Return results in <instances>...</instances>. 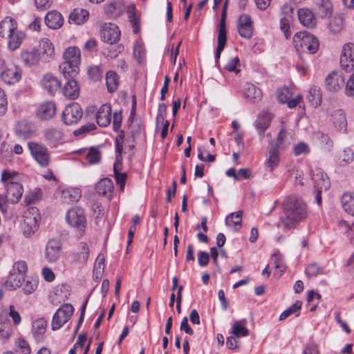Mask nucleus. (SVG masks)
Wrapping results in <instances>:
<instances>
[{
    "label": "nucleus",
    "mask_w": 354,
    "mask_h": 354,
    "mask_svg": "<svg viewBox=\"0 0 354 354\" xmlns=\"http://www.w3.org/2000/svg\"><path fill=\"white\" fill-rule=\"evenodd\" d=\"M322 272V268L316 263H311L306 268V274L310 277H315Z\"/></svg>",
    "instance_id": "60"
},
{
    "label": "nucleus",
    "mask_w": 354,
    "mask_h": 354,
    "mask_svg": "<svg viewBox=\"0 0 354 354\" xmlns=\"http://www.w3.org/2000/svg\"><path fill=\"white\" fill-rule=\"evenodd\" d=\"M344 93L348 97H354V73L350 76L346 82Z\"/></svg>",
    "instance_id": "58"
},
{
    "label": "nucleus",
    "mask_w": 354,
    "mask_h": 354,
    "mask_svg": "<svg viewBox=\"0 0 354 354\" xmlns=\"http://www.w3.org/2000/svg\"><path fill=\"white\" fill-rule=\"evenodd\" d=\"M291 145L290 139L288 138V134L286 130L285 126L282 125L280 131L276 139L274 145L270 146L277 149L279 151H283L290 147Z\"/></svg>",
    "instance_id": "28"
},
{
    "label": "nucleus",
    "mask_w": 354,
    "mask_h": 354,
    "mask_svg": "<svg viewBox=\"0 0 354 354\" xmlns=\"http://www.w3.org/2000/svg\"><path fill=\"white\" fill-rule=\"evenodd\" d=\"M243 95L248 101L257 102L261 100L262 93L261 89L254 84L246 83L244 87Z\"/></svg>",
    "instance_id": "29"
},
{
    "label": "nucleus",
    "mask_w": 354,
    "mask_h": 354,
    "mask_svg": "<svg viewBox=\"0 0 354 354\" xmlns=\"http://www.w3.org/2000/svg\"><path fill=\"white\" fill-rule=\"evenodd\" d=\"M301 304H302L301 301H297L290 307H289L288 309L284 310L280 315L279 319L280 320H284L287 317H288L290 315H292V314H293L295 313H298V314L297 315V316L299 315V310L301 309Z\"/></svg>",
    "instance_id": "48"
},
{
    "label": "nucleus",
    "mask_w": 354,
    "mask_h": 354,
    "mask_svg": "<svg viewBox=\"0 0 354 354\" xmlns=\"http://www.w3.org/2000/svg\"><path fill=\"white\" fill-rule=\"evenodd\" d=\"M341 205L348 215L354 216V192H345L341 197Z\"/></svg>",
    "instance_id": "37"
},
{
    "label": "nucleus",
    "mask_w": 354,
    "mask_h": 354,
    "mask_svg": "<svg viewBox=\"0 0 354 354\" xmlns=\"http://www.w3.org/2000/svg\"><path fill=\"white\" fill-rule=\"evenodd\" d=\"M120 37L119 28L114 24H104L101 30L102 39L110 44H115Z\"/></svg>",
    "instance_id": "14"
},
{
    "label": "nucleus",
    "mask_w": 354,
    "mask_h": 354,
    "mask_svg": "<svg viewBox=\"0 0 354 354\" xmlns=\"http://www.w3.org/2000/svg\"><path fill=\"white\" fill-rule=\"evenodd\" d=\"M239 64V57H232L226 64V65L225 66V69H226L229 72H234L235 73H238L239 72V70L236 68V66Z\"/></svg>",
    "instance_id": "61"
},
{
    "label": "nucleus",
    "mask_w": 354,
    "mask_h": 354,
    "mask_svg": "<svg viewBox=\"0 0 354 354\" xmlns=\"http://www.w3.org/2000/svg\"><path fill=\"white\" fill-rule=\"evenodd\" d=\"M128 15L129 18V21L133 26V32L137 33L139 31V19L136 15L135 12V6H131L128 7Z\"/></svg>",
    "instance_id": "52"
},
{
    "label": "nucleus",
    "mask_w": 354,
    "mask_h": 354,
    "mask_svg": "<svg viewBox=\"0 0 354 354\" xmlns=\"http://www.w3.org/2000/svg\"><path fill=\"white\" fill-rule=\"evenodd\" d=\"M1 80L9 85L15 84L21 78L20 68L12 63H4L1 67Z\"/></svg>",
    "instance_id": "10"
},
{
    "label": "nucleus",
    "mask_w": 354,
    "mask_h": 354,
    "mask_svg": "<svg viewBox=\"0 0 354 354\" xmlns=\"http://www.w3.org/2000/svg\"><path fill=\"white\" fill-rule=\"evenodd\" d=\"M83 111L81 106L76 102L67 105L62 114V122L66 125L77 124L82 118Z\"/></svg>",
    "instance_id": "7"
},
{
    "label": "nucleus",
    "mask_w": 354,
    "mask_h": 354,
    "mask_svg": "<svg viewBox=\"0 0 354 354\" xmlns=\"http://www.w3.org/2000/svg\"><path fill=\"white\" fill-rule=\"evenodd\" d=\"M272 119V117L271 114L268 112L262 111L258 115L254 125L261 139L264 137V133L270 125Z\"/></svg>",
    "instance_id": "20"
},
{
    "label": "nucleus",
    "mask_w": 354,
    "mask_h": 354,
    "mask_svg": "<svg viewBox=\"0 0 354 354\" xmlns=\"http://www.w3.org/2000/svg\"><path fill=\"white\" fill-rule=\"evenodd\" d=\"M39 47L41 50L39 53H41V58L44 61L48 62L54 57V45L48 39H41L39 41Z\"/></svg>",
    "instance_id": "24"
},
{
    "label": "nucleus",
    "mask_w": 354,
    "mask_h": 354,
    "mask_svg": "<svg viewBox=\"0 0 354 354\" xmlns=\"http://www.w3.org/2000/svg\"><path fill=\"white\" fill-rule=\"evenodd\" d=\"M272 260L274 262V268L279 270L281 273L283 272L286 270V266L283 264L282 257L279 254H274L272 257Z\"/></svg>",
    "instance_id": "62"
},
{
    "label": "nucleus",
    "mask_w": 354,
    "mask_h": 354,
    "mask_svg": "<svg viewBox=\"0 0 354 354\" xmlns=\"http://www.w3.org/2000/svg\"><path fill=\"white\" fill-rule=\"evenodd\" d=\"M6 187L7 197L12 203H18L23 194V187L21 184L12 183Z\"/></svg>",
    "instance_id": "30"
},
{
    "label": "nucleus",
    "mask_w": 354,
    "mask_h": 354,
    "mask_svg": "<svg viewBox=\"0 0 354 354\" xmlns=\"http://www.w3.org/2000/svg\"><path fill=\"white\" fill-rule=\"evenodd\" d=\"M45 22L50 28L57 29L63 25L64 19L59 12L54 10L47 13Z\"/></svg>",
    "instance_id": "35"
},
{
    "label": "nucleus",
    "mask_w": 354,
    "mask_h": 354,
    "mask_svg": "<svg viewBox=\"0 0 354 354\" xmlns=\"http://www.w3.org/2000/svg\"><path fill=\"white\" fill-rule=\"evenodd\" d=\"M346 86L344 75L338 72H332L325 79V86L330 92H337Z\"/></svg>",
    "instance_id": "13"
},
{
    "label": "nucleus",
    "mask_w": 354,
    "mask_h": 354,
    "mask_svg": "<svg viewBox=\"0 0 354 354\" xmlns=\"http://www.w3.org/2000/svg\"><path fill=\"white\" fill-rule=\"evenodd\" d=\"M113 189V181L108 178L101 179L95 186L97 194L107 197L109 200L111 198Z\"/></svg>",
    "instance_id": "21"
},
{
    "label": "nucleus",
    "mask_w": 354,
    "mask_h": 354,
    "mask_svg": "<svg viewBox=\"0 0 354 354\" xmlns=\"http://www.w3.org/2000/svg\"><path fill=\"white\" fill-rule=\"evenodd\" d=\"M121 167L122 166H118V167H115V165H114L113 171L117 183L120 185L121 189H123L127 179V174L126 173H120L119 171L121 169Z\"/></svg>",
    "instance_id": "55"
},
{
    "label": "nucleus",
    "mask_w": 354,
    "mask_h": 354,
    "mask_svg": "<svg viewBox=\"0 0 354 354\" xmlns=\"http://www.w3.org/2000/svg\"><path fill=\"white\" fill-rule=\"evenodd\" d=\"M340 66L346 72L354 69V43L348 42L342 46Z\"/></svg>",
    "instance_id": "11"
},
{
    "label": "nucleus",
    "mask_w": 354,
    "mask_h": 354,
    "mask_svg": "<svg viewBox=\"0 0 354 354\" xmlns=\"http://www.w3.org/2000/svg\"><path fill=\"white\" fill-rule=\"evenodd\" d=\"M17 30V24L14 19L7 17L0 24V36L6 37Z\"/></svg>",
    "instance_id": "33"
},
{
    "label": "nucleus",
    "mask_w": 354,
    "mask_h": 354,
    "mask_svg": "<svg viewBox=\"0 0 354 354\" xmlns=\"http://www.w3.org/2000/svg\"><path fill=\"white\" fill-rule=\"evenodd\" d=\"M40 218L39 209L36 207H28L23 215L24 222L39 224Z\"/></svg>",
    "instance_id": "42"
},
{
    "label": "nucleus",
    "mask_w": 354,
    "mask_h": 354,
    "mask_svg": "<svg viewBox=\"0 0 354 354\" xmlns=\"http://www.w3.org/2000/svg\"><path fill=\"white\" fill-rule=\"evenodd\" d=\"M73 77L64 84L62 91L63 95L68 100H75L80 95V86Z\"/></svg>",
    "instance_id": "26"
},
{
    "label": "nucleus",
    "mask_w": 354,
    "mask_h": 354,
    "mask_svg": "<svg viewBox=\"0 0 354 354\" xmlns=\"http://www.w3.org/2000/svg\"><path fill=\"white\" fill-rule=\"evenodd\" d=\"M328 28L331 32L334 34L339 33L344 28V21L342 18L335 17L329 23Z\"/></svg>",
    "instance_id": "51"
},
{
    "label": "nucleus",
    "mask_w": 354,
    "mask_h": 354,
    "mask_svg": "<svg viewBox=\"0 0 354 354\" xmlns=\"http://www.w3.org/2000/svg\"><path fill=\"white\" fill-rule=\"evenodd\" d=\"M312 180L315 191V199L318 205L322 204L321 194L326 192L330 185L329 178L326 174L320 168H315L312 170Z\"/></svg>",
    "instance_id": "5"
},
{
    "label": "nucleus",
    "mask_w": 354,
    "mask_h": 354,
    "mask_svg": "<svg viewBox=\"0 0 354 354\" xmlns=\"http://www.w3.org/2000/svg\"><path fill=\"white\" fill-rule=\"evenodd\" d=\"M47 321L44 318H39L32 322V332L37 341H41L46 333Z\"/></svg>",
    "instance_id": "34"
},
{
    "label": "nucleus",
    "mask_w": 354,
    "mask_h": 354,
    "mask_svg": "<svg viewBox=\"0 0 354 354\" xmlns=\"http://www.w3.org/2000/svg\"><path fill=\"white\" fill-rule=\"evenodd\" d=\"M293 44L299 55L314 54L319 48L318 39L306 31L296 33L293 37Z\"/></svg>",
    "instance_id": "3"
},
{
    "label": "nucleus",
    "mask_w": 354,
    "mask_h": 354,
    "mask_svg": "<svg viewBox=\"0 0 354 354\" xmlns=\"http://www.w3.org/2000/svg\"><path fill=\"white\" fill-rule=\"evenodd\" d=\"M78 250L77 252L72 254V261L74 264L84 265L89 257V248L87 243L81 242Z\"/></svg>",
    "instance_id": "22"
},
{
    "label": "nucleus",
    "mask_w": 354,
    "mask_h": 354,
    "mask_svg": "<svg viewBox=\"0 0 354 354\" xmlns=\"http://www.w3.org/2000/svg\"><path fill=\"white\" fill-rule=\"evenodd\" d=\"M17 172L5 170L2 172L1 180L3 183L5 187H8L12 183H17Z\"/></svg>",
    "instance_id": "45"
},
{
    "label": "nucleus",
    "mask_w": 354,
    "mask_h": 354,
    "mask_svg": "<svg viewBox=\"0 0 354 354\" xmlns=\"http://www.w3.org/2000/svg\"><path fill=\"white\" fill-rule=\"evenodd\" d=\"M242 211H238L229 214L225 218V224L234 230H237L241 227Z\"/></svg>",
    "instance_id": "39"
},
{
    "label": "nucleus",
    "mask_w": 354,
    "mask_h": 354,
    "mask_svg": "<svg viewBox=\"0 0 354 354\" xmlns=\"http://www.w3.org/2000/svg\"><path fill=\"white\" fill-rule=\"evenodd\" d=\"M237 28L241 37L251 38L253 33L251 17L246 14L241 15L239 18Z\"/></svg>",
    "instance_id": "17"
},
{
    "label": "nucleus",
    "mask_w": 354,
    "mask_h": 354,
    "mask_svg": "<svg viewBox=\"0 0 354 354\" xmlns=\"http://www.w3.org/2000/svg\"><path fill=\"white\" fill-rule=\"evenodd\" d=\"M64 62L61 66V69L65 78L74 77L79 72L80 64V50L77 47L71 46L64 52Z\"/></svg>",
    "instance_id": "2"
},
{
    "label": "nucleus",
    "mask_w": 354,
    "mask_h": 354,
    "mask_svg": "<svg viewBox=\"0 0 354 354\" xmlns=\"http://www.w3.org/2000/svg\"><path fill=\"white\" fill-rule=\"evenodd\" d=\"M28 271V266L24 261H16L10 272L6 283L8 286L12 289H17L22 286L24 282L26 273Z\"/></svg>",
    "instance_id": "4"
},
{
    "label": "nucleus",
    "mask_w": 354,
    "mask_h": 354,
    "mask_svg": "<svg viewBox=\"0 0 354 354\" xmlns=\"http://www.w3.org/2000/svg\"><path fill=\"white\" fill-rule=\"evenodd\" d=\"M308 100L312 103L313 106H318L321 104V96L319 93V90L315 87L311 88L309 91V95L308 96Z\"/></svg>",
    "instance_id": "56"
},
{
    "label": "nucleus",
    "mask_w": 354,
    "mask_h": 354,
    "mask_svg": "<svg viewBox=\"0 0 354 354\" xmlns=\"http://www.w3.org/2000/svg\"><path fill=\"white\" fill-rule=\"evenodd\" d=\"M104 268V257L98 255L96 261L95 263L93 273L97 274L96 278L101 276Z\"/></svg>",
    "instance_id": "57"
},
{
    "label": "nucleus",
    "mask_w": 354,
    "mask_h": 354,
    "mask_svg": "<svg viewBox=\"0 0 354 354\" xmlns=\"http://www.w3.org/2000/svg\"><path fill=\"white\" fill-rule=\"evenodd\" d=\"M310 152V148L305 142H299L294 147V153L295 156H299L301 154H307Z\"/></svg>",
    "instance_id": "63"
},
{
    "label": "nucleus",
    "mask_w": 354,
    "mask_h": 354,
    "mask_svg": "<svg viewBox=\"0 0 354 354\" xmlns=\"http://www.w3.org/2000/svg\"><path fill=\"white\" fill-rule=\"evenodd\" d=\"M82 192L79 188L68 187L62 191V198L66 203H74L79 201Z\"/></svg>",
    "instance_id": "38"
},
{
    "label": "nucleus",
    "mask_w": 354,
    "mask_h": 354,
    "mask_svg": "<svg viewBox=\"0 0 354 354\" xmlns=\"http://www.w3.org/2000/svg\"><path fill=\"white\" fill-rule=\"evenodd\" d=\"M67 223L72 227L83 230L86 227V221L82 208L75 207L70 209L66 216Z\"/></svg>",
    "instance_id": "8"
},
{
    "label": "nucleus",
    "mask_w": 354,
    "mask_h": 354,
    "mask_svg": "<svg viewBox=\"0 0 354 354\" xmlns=\"http://www.w3.org/2000/svg\"><path fill=\"white\" fill-rule=\"evenodd\" d=\"M297 15L299 21L308 28H313L315 26L316 21L313 12L308 8H301L297 11Z\"/></svg>",
    "instance_id": "31"
},
{
    "label": "nucleus",
    "mask_w": 354,
    "mask_h": 354,
    "mask_svg": "<svg viewBox=\"0 0 354 354\" xmlns=\"http://www.w3.org/2000/svg\"><path fill=\"white\" fill-rule=\"evenodd\" d=\"M74 312L73 306L70 304H65L60 306L53 315L52 321V329L56 330L59 329L66 324Z\"/></svg>",
    "instance_id": "6"
},
{
    "label": "nucleus",
    "mask_w": 354,
    "mask_h": 354,
    "mask_svg": "<svg viewBox=\"0 0 354 354\" xmlns=\"http://www.w3.org/2000/svg\"><path fill=\"white\" fill-rule=\"evenodd\" d=\"M104 11L110 17L118 16L122 11L121 5L117 2L110 3L106 5Z\"/></svg>",
    "instance_id": "49"
},
{
    "label": "nucleus",
    "mask_w": 354,
    "mask_h": 354,
    "mask_svg": "<svg viewBox=\"0 0 354 354\" xmlns=\"http://www.w3.org/2000/svg\"><path fill=\"white\" fill-rule=\"evenodd\" d=\"M283 211L284 217L281 222L284 230L295 227L308 214L306 204L295 196H289L283 201Z\"/></svg>",
    "instance_id": "1"
},
{
    "label": "nucleus",
    "mask_w": 354,
    "mask_h": 354,
    "mask_svg": "<svg viewBox=\"0 0 354 354\" xmlns=\"http://www.w3.org/2000/svg\"><path fill=\"white\" fill-rule=\"evenodd\" d=\"M21 59L26 66L36 65L42 59L41 53L39 50L35 48L22 51L21 53Z\"/></svg>",
    "instance_id": "23"
},
{
    "label": "nucleus",
    "mask_w": 354,
    "mask_h": 354,
    "mask_svg": "<svg viewBox=\"0 0 354 354\" xmlns=\"http://www.w3.org/2000/svg\"><path fill=\"white\" fill-rule=\"evenodd\" d=\"M89 111L95 113V120L97 124L102 127H106L111 122V107L109 104H102L96 110L95 106L89 107Z\"/></svg>",
    "instance_id": "12"
},
{
    "label": "nucleus",
    "mask_w": 354,
    "mask_h": 354,
    "mask_svg": "<svg viewBox=\"0 0 354 354\" xmlns=\"http://www.w3.org/2000/svg\"><path fill=\"white\" fill-rule=\"evenodd\" d=\"M303 354H319V350L317 344L310 343L307 344L303 351Z\"/></svg>",
    "instance_id": "64"
},
{
    "label": "nucleus",
    "mask_w": 354,
    "mask_h": 354,
    "mask_svg": "<svg viewBox=\"0 0 354 354\" xmlns=\"http://www.w3.org/2000/svg\"><path fill=\"white\" fill-rule=\"evenodd\" d=\"M86 158L89 163L96 164L98 163L101 160V153L98 149L91 147L88 150Z\"/></svg>",
    "instance_id": "53"
},
{
    "label": "nucleus",
    "mask_w": 354,
    "mask_h": 354,
    "mask_svg": "<svg viewBox=\"0 0 354 354\" xmlns=\"http://www.w3.org/2000/svg\"><path fill=\"white\" fill-rule=\"evenodd\" d=\"M120 80L118 74L113 71H109L106 75V85L107 90L109 93H113L115 91L119 86Z\"/></svg>",
    "instance_id": "41"
},
{
    "label": "nucleus",
    "mask_w": 354,
    "mask_h": 354,
    "mask_svg": "<svg viewBox=\"0 0 354 354\" xmlns=\"http://www.w3.org/2000/svg\"><path fill=\"white\" fill-rule=\"evenodd\" d=\"M25 37L24 32L18 31L17 30L8 36V46L10 50H15L21 45L22 41Z\"/></svg>",
    "instance_id": "40"
},
{
    "label": "nucleus",
    "mask_w": 354,
    "mask_h": 354,
    "mask_svg": "<svg viewBox=\"0 0 354 354\" xmlns=\"http://www.w3.org/2000/svg\"><path fill=\"white\" fill-rule=\"evenodd\" d=\"M315 12L321 18L330 17L333 12L331 0H318L316 3Z\"/></svg>",
    "instance_id": "25"
},
{
    "label": "nucleus",
    "mask_w": 354,
    "mask_h": 354,
    "mask_svg": "<svg viewBox=\"0 0 354 354\" xmlns=\"http://www.w3.org/2000/svg\"><path fill=\"white\" fill-rule=\"evenodd\" d=\"M232 333L235 337H245L248 335L249 331L241 321H238L232 326Z\"/></svg>",
    "instance_id": "46"
},
{
    "label": "nucleus",
    "mask_w": 354,
    "mask_h": 354,
    "mask_svg": "<svg viewBox=\"0 0 354 354\" xmlns=\"http://www.w3.org/2000/svg\"><path fill=\"white\" fill-rule=\"evenodd\" d=\"M22 284V290L26 295L32 294L37 288L39 280L32 277H28Z\"/></svg>",
    "instance_id": "44"
},
{
    "label": "nucleus",
    "mask_w": 354,
    "mask_h": 354,
    "mask_svg": "<svg viewBox=\"0 0 354 354\" xmlns=\"http://www.w3.org/2000/svg\"><path fill=\"white\" fill-rule=\"evenodd\" d=\"M89 13L86 10L82 8H75L71 13L68 19L70 24L80 25L86 21L88 19Z\"/></svg>",
    "instance_id": "36"
},
{
    "label": "nucleus",
    "mask_w": 354,
    "mask_h": 354,
    "mask_svg": "<svg viewBox=\"0 0 354 354\" xmlns=\"http://www.w3.org/2000/svg\"><path fill=\"white\" fill-rule=\"evenodd\" d=\"M56 113V105L53 101H46L39 104L36 115L41 120H48Z\"/></svg>",
    "instance_id": "15"
},
{
    "label": "nucleus",
    "mask_w": 354,
    "mask_h": 354,
    "mask_svg": "<svg viewBox=\"0 0 354 354\" xmlns=\"http://www.w3.org/2000/svg\"><path fill=\"white\" fill-rule=\"evenodd\" d=\"M61 243L56 239L48 241L45 249V258L50 263L56 262L60 256Z\"/></svg>",
    "instance_id": "16"
},
{
    "label": "nucleus",
    "mask_w": 354,
    "mask_h": 354,
    "mask_svg": "<svg viewBox=\"0 0 354 354\" xmlns=\"http://www.w3.org/2000/svg\"><path fill=\"white\" fill-rule=\"evenodd\" d=\"M44 136L49 145L56 147L62 143L64 133L57 127H50L44 131Z\"/></svg>",
    "instance_id": "18"
},
{
    "label": "nucleus",
    "mask_w": 354,
    "mask_h": 354,
    "mask_svg": "<svg viewBox=\"0 0 354 354\" xmlns=\"http://www.w3.org/2000/svg\"><path fill=\"white\" fill-rule=\"evenodd\" d=\"M332 122L336 129L340 132H345L347 128V120L344 111L336 110L332 114Z\"/></svg>",
    "instance_id": "32"
},
{
    "label": "nucleus",
    "mask_w": 354,
    "mask_h": 354,
    "mask_svg": "<svg viewBox=\"0 0 354 354\" xmlns=\"http://www.w3.org/2000/svg\"><path fill=\"white\" fill-rule=\"evenodd\" d=\"M17 347V352H19L21 354H30L31 348L29 344L22 337H19L15 342Z\"/></svg>",
    "instance_id": "50"
},
{
    "label": "nucleus",
    "mask_w": 354,
    "mask_h": 354,
    "mask_svg": "<svg viewBox=\"0 0 354 354\" xmlns=\"http://www.w3.org/2000/svg\"><path fill=\"white\" fill-rule=\"evenodd\" d=\"M280 151L277 149L269 146L267 158L264 162V166L268 171H272L279 165L281 160Z\"/></svg>",
    "instance_id": "19"
},
{
    "label": "nucleus",
    "mask_w": 354,
    "mask_h": 354,
    "mask_svg": "<svg viewBox=\"0 0 354 354\" xmlns=\"http://www.w3.org/2000/svg\"><path fill=\"white\" fill-rule=\"evenodd\" d=\"M60 81L54 75L47 73L44 75L42 79V86L50 94H54L60 88Z\"/></svg>",
    "instance_id": "27"
},
{
    "label": "nucleus",
    "mask_w": 354,
    "mask_h": 354,
    "mask_svg": "<svg viewBox=\"0 0 354 354\" xmlns=\"http://www.w3.org/2000/svg\"><path fill=\"white\" fill-rule=\"evenodd\" d=\"M354 158V153L350 148L344 149L339 154V160L342 165H346L351 162Z\"/></svg>",
    "instance_id": "54"
},
{
    "label": "nucleus",
    "mask_w": 354,
    "mask_h": 354,
    "mask_svg": "<svg viewBox=\"0 0 354 354\" xmlns=\"http://www.w3.org/2000/svg\"><path fill=\"white\" fill-rule=\"evenodd\" d=\"M41 196V192L40 189L30 192L29 194L25 196L24 201L27 204L35 203L37 201Z\"/></svg>",
    "instance_id": "59"
},
{
    "label": "nucleus",
    "mask_w": 354,
    "mask_h": 354,
    "mask_svg": "<svg viewBox=\"0 0 354 354\" xmlns=\"http://www.w3.org/2000/svg\"><path fill=\"white\" fill-rule=\"evenodd\" d=\"M16 133L21 137L28 138L32 133L31 125L26 121L19 122L15 129Z\"/></svg>",
    "instance_id": "43"
},
{
    "label": "nucleus",
    "mask_w": 354,
    "mask_h": 354,
    "mask_svg": "<svg viewBox=\"0 0 354 354\" xmlns=\"http://www.w3.org/2000/svg\"><path fill=\"white\" fill-rule=\"evenodd\" d=\"M28 147L32 156L40 165L43 167L48 165L50 155L46 147L35 142H29Z\"/></svg>",
    "instance_id": "9"
},
{
    "label": "nucleus",
    "mask_w": 354,
    "mask_h": 354,
    "mask_svg": "<svg viewBox=\"0 0 354 354\" xmlns=\"http://www.w3.org/2000/svg\"><path fill=\"white\" fill-rule=\"evenodd\" d=\"M39 224L30 223L28 222H22L21 228L24 236L31 237L38 230Z\"/></svg>",
    "instance_id": "47"
}]
</instances>
